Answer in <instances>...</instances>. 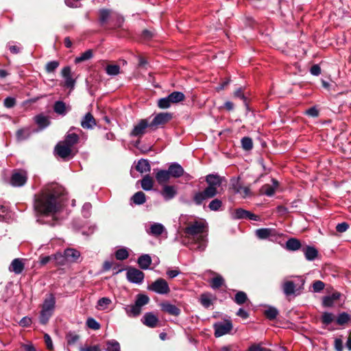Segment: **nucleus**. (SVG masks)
<instances>
[{
  "mask_svg": "<svg viewBox=\"0 0 351 351\" xmlns=\"http://www.w3.org/2000/svg\"><path fill=\"white\" fill-rule=\"evenodd\" d=\"M165 200L169 201L173 199L177 194V189L174 186L165 185L160 191Z\"/></svg>",
  "mask_w": 351,
  "mask_h": 351,
  "instance_id": "a211bd4d",
  "label": "nucleus"
},
{
  "mask_svg": "<svg viewBox=\"0 0 351 351\" xmlns=\"http://www.w3.org/2000/svg\"><path fill=\"white\" fill-rule=\"evenodd\" d=\"M221 206L222 201L218 198L213 199L208 206V208L213 211H218Z\"/></svg>",
  "mask_w": 351,
  "mask_h": 351,
  "instance_id": "09e8293b",
  "label": "nucleus"
},
{
  "mask_svg": "<svg viewBox=\"0 0 351 351\" xmlns=\"http://www.w3.org/2000/svg\"><path fill=\"white\" fill-rule=\"evenodd\" d=\"M136 169L141 173L149 172L151 170V166L149 165L148 160H139L136 166Z\"/></svg>",
  "mask_w": 351,
  "mask_h": 351,
  "instance_id": "cd10ccee",
  "label": "nucleus"
},
{
  "mask_svg": "<svg viewBox=\"0 0 351 351\" xmlns=\"http://www.w3.org/2000/svg\"><path fill=\"white\" fill-rule=\"evenodd\" d=\"M213 328L215 329V336L219 337L229 333L232 328V324L230 321L225 320L224 322L215 323Z\"/></svg>",
  "mask_w": 351,
  "mask_h": 351,
  "instance_id": "f8f14e48",
  "label": "nucleus"
},
{
  "mask_svg": "<svg viewBox=\"0 0 351 351\" xmlns=\"http://www.w3.org/2000/svg\"><path fill=\"white\" fill-rule=\"evenodd\" d=\"M313 291L315 293L320 292L325 287V284L321 280H316L313 283Z\"/></svg>",
  "mask_w": 351,
  "mask_h": 351,
  "instance_id": "e2e57ef3",
  "label": "nucleus"
},
{
  "mask_svg": "<svg viewBox=\"0 0 351 351\" xmlns=\"http://www.w3.org/2000/svg\"><path fill=\"white\" fill-rule=\"evenodd\" d=\"M53 314V311H50L49 310L45 309H41L40 313V322L42 324H46L49 318L51 317Z\"/></svg>",
  "mask_w": 351,
  "mask_h": 351,
  "instance_id": "ea45409f",
  "label": "nucleus"
},
{
  "mask_svg": "<svg viewBox=\"0 0 351 351\" xmlns=\"http://www.w3.org/2000/svg\"><path fill=\"white\" fill-rule=\"evenodd\" d=\"M144 274L136 268H129L127 271V279L135 284H141L144 279Z\"/></svg>",
  "mask_w": 351,
  "mask_h": 351,
  "instance_id": "2eb2a0df",
  "label": "nucleus"
},
{
  "mask_svg": "<svg viewBox=\"0 0 351 351\" xmlns=\"http://www.w3.org/2000/svg\"><path fill=\"white\" fill-rule=\"evenodd\" d=\"M141 187L145 191H151L154 186V180L149 176H145L141 181Z\"/></svg>",
  "mask_w": 351,
  "mask_h": 351,
  "instance_id": "2f4dec72",
  "label": "nucleus"
},
{
  "mask_svg": "<svg viewBox=\"0 0 351 351\" xmlns=\"http://www.w3.org/2000/svg\"><path fill=\"white\" fill-rule=\"evenodd\" d=\"M107 351H120L119 343L116 340L108 341L106 343Z\"/></svg>",
  "mask_w": 351,
  "mask_h": 351,
  "instance_id": "864d4df0",
  "label": "nucleus"
},
{
  "mask_svg": "<svg viewBox=\"0 0 351 351\" xmlns=\"http://www.w3.org/2000/svg\"><path fill=\"white\" fill-rule=\"evenodd\" d=\"M80 124L84 129L91 130L96 125V121L92 114L88 112L83 117Z\"/></svg>",
  "mask_w": 351,
  "mask_h": 351,
  "instance_id": "aec40b11",
  "label": "nucleus"
},
{
  "mask_svg": "<svg viewBox=\"0 0 351 351\" xmlns=\"http://www.w3.org/2000/svg\"><path fill=\"white\" fill-rule=\"evenodd\" d=\"M56 304V298L53 294H49L44 300L42 308L49 310L50 311H54Z\"/></svg>",
  "mask_w": 351,
  "mask_h": 351,
  "instance_id": "a878e982",
  "label": "nucleus"
},
{
  "mask_svg": "<svg viewBox=\"0 0 351 351\" xmlns=\"http://www.w3.org/2000/svg\"><path fill=\"white\" fill-rule=\"evenodd\" d=\"M86 324L89 328L95 330H99L101 327L100 324L93 317H88Z\"/></svg>",
  "mask_w": 351,
  "mask_h": 351,
  "instance_id": "13d9d810",
  "label": "nucleus"
},
{
  "mask_svg": "<svg viewBox=\"0 0 351 351\" xmlns=\"http://www.w3.org/2000/svg\"><path fill=\"white\" fill-rule=\"evenodd\" d=\"M80 339V336L74 332H69L66 335L67 343L69 345L75 343Z\"/></svg>",
  "mask_w": 351,
  "mask_h": 351,
  "instance_id": "680f3d73",
  "label": "nucleus"
},
{
  "mask_svg": "<svg viewBox=\"0 0 351 351\" xmlns=\"http://www.w3.org/2000/svg\"><path fill=\"white\" fill-rule=\"evenodd\" d=\"M150 128V123L147 119H141L137 124L134 126L130 133L132 136L141 137L146 133V129Z\"/></svg>",
  "mask_w": 351,
  "mask_h": 351,
  "instance_id": "4468645a",
  "label": "nucleus"
},
{
  "mask_svg": "<svg viewBox=\"0 0 351 351\" xmlns=\"http://www.w3.org/2000/svg\"><path fill=\"white\" fill-rule=\"evenodd\" d=\"M306 258L308 261L314 260L317 256V250L313 247H306L303 250Z\"/></svg>",
  "mask_w": 351,
  "mask_h": 351,
  "instance_id": "72a5a7b5",
  "label": "nucleus"
},
{
  "mask_svg": "<svg viewBox=\"0 0 351 351\" xmlns=\"http://www.w3.org/2000/svg\"><path fill=\"white\" fill-rule=\"evenodd\" d=\"M161 310L168 314L173 316H178L181 311L176 305L172 304L169 302H163L160 304Z\"/></svg>",
  "mask_w": 351,
  "mask_h": 351,
  "instance_id": "4be33fe9",
  "label": "nucleus"
},
{
  "mask_svg": "<svg viewBox=\"0 0 351 351\" xmlns=\"http://www.w3.org/2000/svg\"><path fill=\"white\" fill-rule=\"evenodd\" d=\"M112 11L109 9H100L99 10V21L101 25L105 24L110 19Z\"/></svg>",
  "mask_w": 351,
  "mask_h": 351,
  "instance_id": "473e14b6",
  "label": "nucleus"
},
{
  "mask_svg": "<svg viewBox=\"0 0 351 351\" xmlns=\"http://www.w3.org/2000/svg\"><path fill=\"white\" fill-rule=\"evenodd\" d=\"M31 135V132L29 128H23L17 130L16 136L18 141H24L27 139Z\"/></svg>",
  "mask_w": 351,
  "mask_h": 351,
  "instance_id": "e433bc0d",
  "label": "nucleus"
},
{
  "mask_svg": "<svg viewBox=\"0 0 351 351\" xmlns=\"http://www.w3.org/2000/svg\"><path fill=\"white\" fill-rule=\"evenodd\" d=\"M241 145L243 149L246 151L251 150L253 147L252 140L250 137H243L241 139Z\"/></svg>",
  "mask_w": 351,
  "mask_h": 351,
  "instance_id": "6e6d98bb",
  "label": "nucleus"
},
{
  "mask_svg": "<svg viewBox=\"0 0 351 351\" xmlns=\"http://www.w3.org/2000/svg\"><path fill=\"white\" fill-rule=\"evenodd\" d=\"M141 321L145 326L149 328H155L157 326L158 319L153 313L149 312L143 315Z\"/></svg>",
  "mask_w": 351,
  "mask_h": 351,
  "instance_id": "f3484780",
  "label": "nucleus"
},
{
  "mask_svg": "<svg viewBox=\"0 0 351 351\" xmlns=\"http://www.w3.org/2000/svg\"><path fill=\"white\" fill-rule=\"evenodd\" d=\"M255 234L259 239H269L272 242L279 241L282 236L276 229L268 228L257 229Z\"/></svg>",
  "mask_w": 351,
  "mask_h": 351,
  "instance_id": "39448f33",
  "label": "nucleus"
},
{
  "mask_svg": "<svg viewBox=\"0 0 351 351\" xmlns=\"http://www.w3.org/2000/svg\"><path fill=\"white\" fill-rule=\"evenodd\" d=\"M301 243L300 241L295 238H291L287 240L286 242V247L289 250L295 251L300 249Z\"/></svg>",
  "mask_w": 351,
  "mask_h": 351,
  "instance_id": "f704fd0d",
  "label": "nucleus"
},
{
  "mask_svg": "<svg viewBox=\"0 0 351 351\" xmlns=\"http://www.w3.org/2000/svg\"><path fill=\"white\" fill-rule=\"evenodd\" d=\"M151 263L152 258L148 254L142 255L138 258V264L143 269H148Z\"/></svg>",
  "mask_w": 351,
  "mask_h": 351,
  "instance_id": "7c9ffc66",
  "label": "nucleus"
},
{
  "mask_svg": "<svg viewBox=\"0 0 351 351\" xmlns=\"http://www.w3.org/2000/svg\"><path fill=\"white\" fill-rule=\"evenodd\" d=\"M156 179L160 184L167 182L170 179L169 171L158 170L157 173H156Z\"/></svg>",
  "mask_w": 351,
  "mask_h": 351,
  "instance_id": "c756f323",
  "label": "nucleus"
},
{
  "mask_svg": "<svg viewBox=\"0 0 351 351\" xmlns=\"http://www.w3.org/2000/svg\"><path fill=\"white\" fill-rule=\"evenodd\" d=\"M111 302L112 301L110 298L106 297L101 298L97 302V308L98 310H105Z\"/></svg>",
  "mask_w": 351,
  "mask_h": 351,
  "instance_id": "a18cd8bd",
  "label": "nucleus"
},
{
  "mask_svg": "<svg viewBox=\"0 0 351 351\" xmlns=\"http://www.w3.org/2000/svg\"><path fill=\"white\" fill-rule=\"evenodd\" d=\"M106 72L108 75H117L120 73V66L117 64H108L106 67Z\"/></svg>",
  "mask_w": 351,
  "mask_h": 351,
  "instance_id": "a19ab883",
  "label": "nucleus"
},
{
  "mask_svg": "<svg viewBox=\"0 0 351 351\" xmlns=\"http://www.w3.org/2000/svg\"><path fill=\"white\" fill-rule=\"evenodd\" d=\"M334 318L332 313L325 312L322 316V322L324 324L328 325L334 321Z\"/></svg>",
  "mask_w": 351,
  "mask_h": 351,
  "instance_id": "bf43d9fd",
  "label": "nucleus"
},
{
  "mask_svg": "<svg viewBox=\"0 0 351 351\" xmlns=\"http://www.w3.org/2000/svg\"><path fill=\"white\" fill-rule=\"evenodd\" d=\"M224 280L221 276H217L210 280V287L213 289H217L223 285Z\"/></svg>",
  "mask_w": 351,
  "mask_h": 351,
  "instance_id": "c03bdc74",
  "label": "nucleus"
},
{
  "mask_svg": "<svg viewBox=\"0 0 351 351\" xmlns=\"http://www.w3.org/2000/svg\"><path fill=\"white\" fill-rule=\"evenodd\" d=\"M232 189L235 193H239L242 197L246 198L251 195L252 193L248 186H243L239 181V179H232L231 180Z\"/></svg>",
  "mask_w": 351,
  "mask_h": 351,
  "instance_id": "ddd939ff",
  "label": "nucleus"
},
{
  "mask_svg": "<svg viewBox=\"0 0 351 351\" xmlns=\"http://www.w3.org/2000/svg\"><path fill=\"white\" fill-rule=\"evenodd\" d=\"M248 351H271L270 349L262 347L260 344H252Z\"/></svg>",
  "mask_w": 351,
  "mask_h": 351,
  "instance_id": "774afa93",
  "label": "nucleus"
},
{
  "mask_svg": "<svg viewBox=\"0 0 351 351\" xmlns=\"http://www.w3.org/2000/svg\"><path fill=\"white\" fill-rule=\"evenodd\" d=\"M249 211L242 208L236 209L232 213V217L234 219H247Z\"/></svg>",
  "mask_w": 351,
  "mask_h": 351,
  "instance_id": "49530a36",
  "label": "nucleus"
},
{
  "mask_svg": "<svg viewBox=\"0 0 351 351\" xmlns=\"http://www.w3.org/2000/svg\"><path fill=\"white\" fill-rule=\"evenodd\" d=\"M348 228H349V225L348 223L342 222V223H338L336 226V230L338 232L342 233V232H345L346 231H347Z\"/></svg>",
  "mask_w": 351,
  "mask_h": 351,
  "instance_id": "338daca9",
  "label": "nucleus"
},
{
  "mask_svg": "<svg viewBox=\"0 0 351 351\" xmlns=\"http://www.w3.org/2000/svg\"><path fill=\"white\" fill-rule=\"evenodd\" d=\"M172 119V115L169 112H160L157 114L150 123V129L155 130L159 127H162Z\"/></svg>",
  "mask_w": 351,
  "mask_h": 351,
  "instance_id": "1a4fd4ad",
  "label": "nucleus"
},
{
  "mask_svg": "<svg viewBox=\"0 0 351 351\" xmlns=\"http://www.w3.org/2000/svg\"><path fill=\"white\" fill-rule=\"evenodd\" d=\"M55 152L58 156L64 160H69L73 158L76 153L73 148L65 145L62 141L56 145Z\"/></svg>",
  "mask_w": 351,
  "mask_h": 351,
  "instance_id": "6e6552de",
  "label": "nucleus"
},
{
  "mask_svg": "<svg viewBox=\"0 0 351 351\" xmlns=\"http://www.w3.org/2000/svg\"><path fill=\"white\" fill-rule=\"evenodd\" d=\"M170 177L178 178L184 175V170L182 167L177 162L171 163L168 169Z\"/></svg>",
  "mask_w": 351,
  "mask_h": 351,
  "instance_id": "412c9836",
  "label": "nucleus"
},
{
  "mask_svg": "<svg viewBox=\"0 0 351 351\" xmlns=\"http://www.w3.org/2000/svg\"><path fill=\"white\" fill-rule=\"evenodd\" d=\"M65 258L71 262H76L80 256V252L73 248L66 249L64 252Z\"/></svg>",
  "mask_w": 351,
  "mask_h": 351,
  "instance_id": "393cba45",
  "label": "nucleus"
},
{
  "mask_svg": "<svg viewBox=\"0 0 351 351\" xmlns=\"http://www.w3.org/2000/svg\"><path fill=\"white\" fill-rule=\"evenodd\" d=\"M129 253L125 248H121L115 252V257L117 260L123 261L128 258Z\"/></svg>",
  "mask_w": 351,
  "mask_h": 351,
  "instance_id": "603ef678",
  "label": "nucleus"
},
{
  "mask_svg": "<svg viewBox=\"0 0 351 351\" xmlns=\"http://www.w3.org/2000/svg\"><path fill=\"white\" fill-rule=\"evenodd\" d=\"M261 193L270 197L274 194L275 188L269 184H265L261 187Z\"/></svg>",
  "mask_w": 351,
  "mask_h": 351,
  "instance_id": "5fc2aeb1",
  "label": "nucleus"
},
{
  "mask_svg": "<svg viewBox=\"0 0 351 351\" xmlns=\"http://www.w3.org/2000/svg\"><path fill=\"white\" fill-rule=\"evenodd\" d=\"M234 300L237 304L241 305L247 300V294L241 291H238L234 296Z\"/></svg>",
  "mask_w": 351,
  "mask_h": 351,
  "instance_id": "37998d69",
  "label": "nucleus"
},
{
  "mask_svg": "<svg viewBox=\"0 0 351 351\" xmlns=\"http://www.w3.org/2000/svg\"><path fill=\"white\" fill-rule=\"evenodd\" d=\"M147 289L160 295H167L171 291L167 282L162 278H159L154 281L148 286Z\"/></svg>",
  "mask_w": 351,
  "mask_h": 351,
  "instance_id": "0eeeda50",
  "label": "nucleus"
},
{
  "mask_svg": "<svg viewBox=\"0 0 351 351\" xmlns=\"http://www.w3.org/2000/svg\"><path fill=\"white\" fill-rule=\"evenodd\" d=\"M76 132H82V130L78 128L71 127L62 142L73 148L74 145L77 144L80 140L79 134Z\"/></svg>",
  "mask_w": 351,
  "mask_h": 351,
  "instance_id": "9d476101",
  "label": "nucleus"
},
{
  "mask_svg": "<svg viewBox=\"0 0 351 351\" xmlns=\"http://www.w3.org/2000/svg\"><path fill=\"white\" fill-rule=\"evenodd\" d=\"M171 104L172 103L171 100L169 99V96L161 98L158 101V106L161 109H166L169 108Z\"/></svg>",
  "mask_w": 351,
  "mask_h": 351,
  "instance_id": "4d7b16f0",
  "label": "nucleus"
},
{
  "mask_svg": "<svg viewBox=\"0 0 351 351\" xmlns=\"http://www.w3.org/2000/svg\"><path fill=\"white\" fill-rule=\"evenodd\" d=\"M65 200L64 189L58 184H51L34 195V208L40 215L56 219V215L63 208Z\"/></svg>",
  "mask_w": 351,
  "mask_h": 351,
  "instance_id": "f257e3e1",
  "label": "nucleus"
},
{
  "mask_svg": "<svg viewBox=\"0 0 351 351\" xmlns=\"http://www.w3.org/2000/svg\"><path fill=\"white\" fill-rule=\"evenodd\" d=\"M59 65L60 62L57 60L50 61L46 64L45 71L48 73H53Z\"/></svg>",
  "mask_w": 351,
  "mask_h": 351,
  "instance_id": "3c124183",
  "label": "nucleus"
},
{
  "mask_svg": "<svg viewBox=\"0 0 351 351\" xmlns=\"http://www.w3.org/2000/svg\"><path fill=\"white\" fill-rule=\"evenodd\" d=\"M61 75L64 80V86L73 90L75 86L76 80L73 78L70 66H64L61 71Z\"/></svg>",
  "mask_w": 351,
  "mask_h": 351,
  "instance_id": "dca6fc26",
  "label": "nucleus"
},
{
  "mask_svg": "<svg viewBox=\"0 0 351 351\" xmlns=\"http://www.w3.org/2000/svg\"><path fill=\"white\" fill-rule=\"evenodd\" d=\"M207 186L202 191L196 193L193 196V202L200 206L207 199L215 197L218 193V189L222 184V178L215 174H208L206 177Z\"/></svg>",
  "mask_w": 351,
  "mask_h": 351,
  "instance_id": "7ed1b4c3",
  "label": "nucleus"
},
{
  "mask_svg": "<svg viewBox=\"0 0 351 351\" xmlns=\"http://www.w3.org/2000/svg\"><path fill=\"white\" fill-rule=\"evenodd\" d=\"M215 298L210 293H204L200 295L199 302L204 308H208L213 304Z\"/></svg>",
  "mask_w": 351,
  "mask_h": 351,
  "instance_id": "b1692460",
  "label": "nucleus"
},
{
  "mask_svg": "<svg viewBox=\"0 0 351 351\" xmlns=\"http://www.w3.org/2000/svg\"><path fill=\"white\" fill-rule=\"evenodd\" d=\"M219 351H239V347L237 344L232 343L221 347Z\"/></svg>",
  "mask_w": 351,
  "mask_h": 351,
  "instance_id": "0e129e2a",
  "label": "nucleus"
},
{
  "mask_svg": "<svg viewBox=\"0 0 351 351\" xmlns=\"http://www.w3.org/2000/svg\"><path fill=\"white\" fill-rule=\"evenodd\" d=\"M93 56V51L91 49H88L82 53L80 56L75 58V62L79 63L85 60H90L92 58Z\"/></svg>",
  "mask_w": 351,
  "mask_h": 351,
  "instance_id": "79ce46f5",
  "label": "nucleus"
},
{
  "mask_svg": "<svg viewBox=\"0 0 351 351\" xmlns=\"http://www.w3.org/2000/svg\"><path fill=\"white\" fill-rule=\"evenodd\" d=\"M34 122L38 125L39 130H42L47 128L50 125V120L49 117L43 114H39L34 117Z\"/></svg>",
  "mask_w": 351,
  "mask_h": 351,
  "instance_id": "5701e85b",
  "label": "nucleus"
},
{
  "mask_svg": "<svg viewBox=\"0 0 351 351\" xmlns=\"http://www.w3.org/2000/svg\"><path fill=\"white\" fill-rule=\"evenodd\" d=\"M185 239L184 244L191 250L203 252L208 244V223L205 221H194L190 222L183 229Z\"/></svg>",
  "mask_w": 351,
  "mask_h": 351,
  "instance_id": "f03ea898",
  "label": "nucleus"
},
{
  "mask_svg": "<svg viewBox=\"0 0 351 351\" xmlns=\"http://www.w3.org/2000/svg\"><path fill=\"white\" fill-rule=\"evenodd\" d=\"M70 110L69 107H66L64 102L62 101H57L53 105V110L56 113L64 116L67 111Z\"/></svg>",
  "mask_w": 351,
  "mask_h": 351,
  "instance_id": "c85d7f7f",
  "label": "nucleus"
},
{
  "mask_svg": "<svg viewBox=\"0 0 351 351\" xmlns=\"http://www.w3.org/2000/svg\"><path fill=\"white\" fill-rule=\"evenodd\" d=\"M16 104V98L13 97H8L3 101V106L6 108H12L15 106Z\"/></svg>",
  "mask_w": 351,
  "mask_h": 351,
  "instance_id": "052dcab7",
  "label": "nucleus"
},
{
  "mask_svg": "<svg viewBox=\"0 0 351 351\" xmlns=\"http://www.w3.org/2000/svg\"><path fill=\"white\" fill-rule=\"evenodd\" d=\"M149 301V298L147 295L138 294L134 304L127 306L125 308L127 315L130 317H136L140 315L141 308L147 304Z\"/></svg>",
  "mask_w": 351,
  "mask_h": 351,
  "instance_id": "20e7f679",
  "label": "nucleus"
},
{
  "mask_svg": "<svg viewBox=\"0 0 351 351\" xmlns=\"http://www.w3.org/2000/svg\"><path fill=\"white\" fill-rule=\"evenodd\" d=\"M168 96L172 104H176L182 101L185 98L184 95L182 92L179 91H174L169 94Z\"/></svg>",
  "mask_w": 351,
  "mask_h": 351,
  "instance_id": "c9c22d12",
  "label": "nucleus"
},
{
  "mask_svg": "<svg viewBox=\"0 0 351 351\" xmlns=\"http://www.w3.org/2000/svg\"><path fill=\"white\" fill-rule=\"evenodd\" d=\"M165 231V228L162 223H154L153 224L151 225L148 233L153 236L158 237L161 235Z\"/></svg>",
  "mask_w": 351,
  "mask_h": 351,
  "instance_id": "bb28decb",
  "label": "nucleus"
},
{
  "mask_svg": "<svg viewBox=\"0 0 351 351\" xmlns=\"http://www.w3.org/2000/svg\"><path fill=\"white\" fill-rule=\"evenodd\" d=\"M338 297L336 296L335 294L325 296L323 298L322 304L325 307H331L333 305L335 300Z\"/></svg>",
  "mask_w": 351,
  "mask_h": 351,
  "instance_id": "8fccbe9b",
  "label": "nucleus"
},
{
  "mask_svg": "<svg viewBox=\"0 0 351 351\" xmlns=\"http://www.w3.org/2000/svg\"><path fill=\"white\" fill-rule=\"evenodd\" d=\"M27 178L28 174L26 170L15 169L11 175L10 183L12 186L21 187L26 184Z\"/></svg>",
  "mask_w": 351,
  "mask_h": 351,
  "instance_id": "423d86ee",
  "label": "nucleus"
},
{
  "mask_svg": "<svg viewBox=\"0 0 351 351\" xmlns=\"http://www.w3.org/2000/svg\"><path fill=\"white\" fill-rule=\"evenodd\" d=\"M25 268V264L21 258H14L9 266V271L15 274H20Z\"/></svg>",
  "mask_w": 351,
  "mask_h": 351,
  "instance_id": "6ab92c4d",
  "label": "nucleus"
},
{
  "mask_svg": "<svg viewBox=\"0 0 351 351\" xmlns=\"http://www.w3.org/2000/svg\"><path fill=\"white\" fill-rule=\"evenodd\" d=\"M264 313L267 318H268L270 320H273L278 315V311L275 307L269 306L267 309L265 311Z\"/></svg>",
  "mask_w": 351,
  "mask_h": 351,
  "instance_id": "de8ad7c7",
  "label": "nucleus"
},
{
  "mask_svg": "<svg viewBox=\"0 0 351 351\" xmlns=\"http://www.w3.org/2000/svg\"><path fill=\"white\" fill-rule=\"evenodd\" d=\"M92 208L90 203L86 202L83 205L82 207V215L84 217H88L90 216V211Z\"/></svg>",
  "mask_w": 351,
  "mask_h": 351,
  "instance_id": "69168bd1",
  "label": "nucleus"
},
{
  "mask_svg": "<svg viewBox=\"0 0 351 351\" xmlns=\"http://www.w3.org/2000/svg\"><path fill=\"white\" fill-rule=\"evenodd\" d=\"M350 320V315L346 312H343L338 315L336 319V323L339 326H343L347 324Z\"/></svg>",
  "mask_w": 351,
  "mask_h": 351,
  "instance_id": "58836bf2",
  "label": "nucleus"
},
{
  "mask_svg": "<svg viewBox=\"0 0 351 351\" xmlns=\"http://www.w3.org/2000/svg\"><path fill=\"white\" fill-rule=\"evenodd\" d=\"M132 199L135 204L141 205L146 201V197L143 192L138 191L134 194Z\"/></svg>",
  "mask_w": 351,
  "mask_h": 351,
  "instance_id": "4c0bfd02",
  "label": "nucleus"
},
{
  "mask_svg": "<svg viewBox=\"0 0 351 351\" xmlns=\"http://www.w3.org/2000/svg\"><path fill=\"white\" fill-rule=\"evenodd\" d=\"M301 287L298 289L297 285L295 284L293 281L287 280L285 281L282 285V291L285 295H298L300 294V289H303V285H304V280L301 279Z\"/></svg>",
  "mask_w": 351,
  "mask_h": 351,
  "instance_id": "9b49d317",
  "label": "nucleus"
}]
</instances>
